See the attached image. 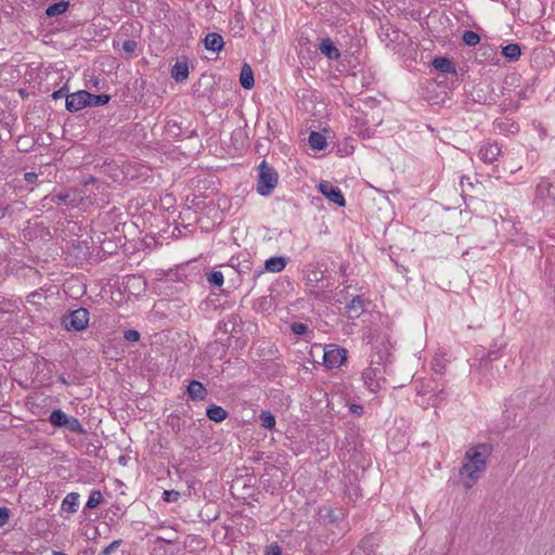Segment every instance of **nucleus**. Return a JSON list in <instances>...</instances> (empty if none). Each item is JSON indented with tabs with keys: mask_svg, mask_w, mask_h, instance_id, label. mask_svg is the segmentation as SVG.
<instances>
[{
	"mask_svg": "<svg viewBox=\"0 0 555 555\" xmlns=\"http://www.w3.org/2000/svg\"><path fill=\"white\" fill-rule=\"evenodd\" d=\"M493 444L481 442L469 447L466 452L460 474L465 476L468 481H464L467 489L480 478L481 474L487 469L488 461L493 453Z\"/></svg>",
	"mask_w": 555,
	"mask_h": 555,
	"instance_id": "obj_1",
	"label": "nucleus"
},
{
	"mask_svg": "<svg viewBox=\"0 0 555 555\" xmlns=\"http://www.w3.org/2000/svg\"><path fill=\"white\" fill-rule=\"evenodd\" d=\"M89 315L90 314L88 309L80 307L76 310L63 314L61 318V325L66 331L80 332L88 326Z\"/></svg>",
	"mask_w": 555,
	"mask_h": 555,
	"instance_id": "obj_2",
	"label": "nucleus"
},
{
	"mask_svg": "<svg viewBox=\"0 0 555 555\" xmlns=\"http://www.w3.org/2000/svg\"><path fill=\"white\" fill-rule=\"evenodd\" d=\"M259 180L257 183V192L262 195L267 196L271 194L273 189L278 184V172L269 166L264 160L259 165Z\"/></svg>",
	"mask_w": 555,
	"mask_h": 555,
	"instance_id": "obj_3",
	"label": "nucleus"
},
{
	"mask_svg": "<svg viewBox=\"0 0 555 555\" xmlns=\"http://www.w3.org/2000/svg\"><path fill=\"white\" fill-rule=\"evenodd\" d=\"M373 363L372 360L371 365L363 371L362 379L366 388L375 393L382 388V384L386 383V379L383 377L380 364L377 363V366H373Z\"/></svg>",
	"mask_w": 555,
	"mask_h": 555,
	"instance_id": "obj_4",
	"label": "nucleus"
},
{
	"mask_svg": "<svg viewBox=\"0 0 555 555\" xmlns=\"http://www.w3.org/2000/svg\"><path fill=\"white\" fill-rule=\"evenodd\" d=\"M347 359V350L345 348L330 345L324 350L323 363L328 369H337L343 365Z\"/></svg>",
	"mask_w": 555,
	"mask_h": 555,
	"instance_id": "obj_5",
	"label": "nucleus"
},
{
	"mask_svg": "<svg viewBox=\"0 0 555 555\" xmlns=\"http://www.w3.org/2000/svg\"><path fill=\"white\" fill-rule=\"evenodd\" d=\"M415 384L418 396L431 395L436 399L444 388V384L440 379H416Z\"/></svg>",
	"mask_w": 555,
	"mask_h": 555,
	"instance_id": "obj_6",
	"label": "nucleus"
},
{
	"mask_svg": "<svg viewBox=\"0 0 555 555\" xmlns=\"http://www.w3.org/2000/svg\"><path fill=\"white\" fill-rule=\"evenodd\" d=\"M91 93L86 90H79L66 96V109L75 113L90 104Z\"/></svg>",
	"mask_w": 555,
	"mask_h": 555,
	"instance_id": "obj_7",
	"label": "nucleus"
},
{
	"mask_svg": "<svg viewBox=\"0 0 555 555\" xmlns=\"http://www.w3.org/2000/svg\"><path fill=\"white\" fill-rule=\"evenodd\" d=\"M319 191L337 206L344 207L346 205V201L340 189L338 186L333 185L331 182H321L319 185Z\"/></svg>",
	"mask_w": 555,
	"mask_h": 555,
	"instance_id": "obj_8",
	"label": "nucleus"
},
{
	"mask_svg": "<svg viewBox=\"0 0 555 555\" xmlns=\"http://www.w3.org/2000/svg\"><path fill=\"white\" fill-rule=\"evenodd\" d=\"M501 154V147L496 142H486L480 149L478 156L486 164H492Z\"/></svg>",
	"mask_w": 555,
	"mask_h": 555,
	"instance_id": "obj_9",
	"label": "nucleus"
},
{
	"mask_svg": "<svg viewBox=\"0 0 555 555\" xmlns=\"http://www.w3.org/2000/svg\"><path fill=\"white\" fill-rule=\"evenodd\" d=\"M366 301L362 296H353L346 306V313L349 319H358L365 311Z\"/></svg>",
	"mask_w": 555,
	"mask_h": 555,
	"instance_id": "obj_10",
	"label": "nucleus"
},
{
	"mask_svg": "<svg viewBox=\"0 0 555 555\" xmlns=\"http://www.w3.org/2000/svg\"><path fill=\"white\" fill-rule=\"evenodd\" d=\"M553 184L547 179H542L535 189V199L537 201H550L551 204H554L555 196L551 193Z\"/></svg>",
	"mask_w": 555,
	"mask_h": 555,
	"instance_id": "obj_11",
	"label": "nucleus"
},
{
	"mask_svg": "<svg viewBox=\"0 0 555 555\" xmlns=\"http://www.w3.org/2000/svg\"><path fill=\"white\" fill-rule=\"evenodd\" d=\"M475 59H476V61H478L480 63L494 62L496 59V49L490 44L482 43L477 49Z\"/></svg>",
	"mask_w": 555,
	"mask_h": 555,
	"instance_id": "obj_12",
	"label": "nucleus"
},
{
	"mask_svg": "<svg viewBox=\"0 0 555 555\" xmlns=\"http://www.w3.org/2000/svg\"><path fill=\"white\" fill-rule=\"evenodd\" d=\"M204 47L208 51L220 52L223 49L224 41L220 34L209 33L203 40Z\"/></svg>",
	"mask_w": 555,
	"mask_h": 555,
	"instance_id": "obj_13",
	"label": "nucleus"
},
{
	"mask_svg": "<svg viewBox=\"0 0 555 555\" xmlns=\"http://www.w3.org/2000/svg\"><path fill=\"white\" fill-rule=\"evenodd\" d=\"M188 396L193 400H205L207 397L206 387L198 380H192L188 386Z\"/></svg>",
	"mask_w": 555,
	"mask_h": 555,
	"instance_id": "obj_14",
	"label": "nucleus"
},
{
	"mask_svg": "<svg viewBox=\"0 0 555 555\" xmlns=\"http://www.w3.org/2000/svg\"><path fill=\"white\" fill-rule=\"evenodd\" d=\"M319 49L328 60H338L340 57L339 50L330 38H323L320 42Z\"/></svg>",
	"mask_w": 555,
	"mask_h": 555,
	"instance_id": "obj_15",
	"label": "nucleus"
},
{
	"mask_svg": "<svg viewBox=\"0 0 555 555\" xmlns=\"http://www.w3.org/2000/svg\"><path fill=\"white\" fill-rule=\"evenodd\" d=\"M431 64L437 70L443 74H456L454 64L448 57H435Z\"/></svg>",
	"mask_w": 555,
	"mask_h": 555,
	"instance_id": "obj_16",
	"label": "nucleus"
},
{
	"mask_svg": "<svg viewBox=\"0 0 555 555\" xmlns=\"http://www.w3.org/2000/svg\"><path fill=\"white\" fill-rule=\"evenodd\" d=\"M171 77L177 82H182L189 77V65L186 61L177 62L171 68Z\"/></svg>",
	"mask_w": 555,
	"mask_h": 555,
	"instance_id": "obj_17",
	"label": "nucleus"
},
{
	"mask_svg": "<svg viewBox=\"0 0 555 555\" xmlns=\"http://www.w3.org/2000/svg\"><path fill=\"white\" fill-rule=\"evenodd\" d=\"M240 83L244 89H251L255 85L254 73L248 64H244L241 68Z\"/></svg>",
	"mask_w": 555,
	"mask_h": 555,
	"instance_id": "obj_18",
	"label": "nucleus"
},
{
	"mask_svg": "<svg viewBox=\"0 0 555 555\" xmlns=\"http://www.w3.org/2000/svg\"><path fill=\"white\" fill-rule=\"evenodd\" d=\"M286 263L287 261L285 257H271L266 260L264 270L273 273H279L284 270Z\"/></svg>",
	"mask_w": 555,
	"mask_h": 555,
	"instance_id": "obj_19",
	"label": "nucleus"
},
{
	"mask_svg": "<svg viewBox=\"0 0 555 555\" xmlns=\"http://www.w3.org/2000/svg\"><path fill=\"white\" fill-rule=\"evenodd\" d=\"M79 505V493L70 492L62 501V509L67 513H76Z\"/></svg>",
	"mask_w": 555,
	"mask_h": 555,
	"instance_id": "obj_20",
	"label": "nucleus"
},
{
	"mask_svg": "<svg viewBox=\"0 0 555 555\" xmlns=\"http://www.w3.org/2000/svg\"><path fill=\"white\" fill-rule=\"evenodd\" d=\"M207 417L216 423H220L228 417V412L220 405L211 404L206 410Z\"/></svg>",
	"mask_w": 555,
	"mask_h": 555,
	"instance_id": "obj_21",
	"label": "nucleus"
},
{
	"mask_svg": "<svg viewBox=\"0 0 555 555\" xmlns=\"http://www.w3.org/2000/svg\"><path fill=\"white\" fill-rule=\"evenodd\" d=\"M68 417L69 416L65 412H63L60 409H56L51 412V414L49 416V422L54 427L64 428L67 423Z\"/></svg>",
	"mask_w": 555,
	"mask_h": 555,
	"instance_id": "obj_22",
	"label": "nucleus"
},
{
	"mask_svg": "<svg viewBox=\"0 0 555 555\" xmlns=\"http://www.w3.org/2000/svg\"><path fill=\"white\" fill-rule=\"evenodd\" d=\"M502 54L508 61H517L521 55V48L518 43H509L502 48Z\"/></svg>",
	"mask_w": 555,
	"mask_h": 555,
	"instance_id": "obj_23",
	"label": "nucleus"
},
{
	"mask_svg": "<svg viewBox=\"0 0 555 555\" xmlns=\"http://www.w3.org/2000/svg\"><path fill=\"white\" fill-rule=\"evenodd\" d=\"M309 144L313 150L322 151L326 146V139L325 137L318 132V131H311L308 138Z\"/></svg>",
	"mask_w": 555,
	"mask_h": 555,
	"instance_id": "obj_24",
	"label": "nucleus"
},
{
	"mask_svg": "<svg viewBox=\"0 0 555 555\" xmlns=\"http://www.w3.org/2000/svg\"><path fill=\"white\" fill-rule=\"evenodd\" d=\"M68 5L69 3L67 1L53 3L47 8L46 14L50 17L61 15L67 11Z\"/></svg>",
	"mask_w": 555,
	"mask_h": 555,
	"instance_id": "obj_25",
	"label": "nucleus"
},
{
	"mask_svg": "<svg viewBox=\"0 0 555 555\" xmlns=\"http://www.w3.org/2000/svg\"><path fill=\"white\" fill-rule=\"evenodd\" d=\"M166 134L172 139H178L182 134L181 125L177 120H168L165 126Z\"/></svg>",
	"mask_w": 555,
	"mask_h": 555,
	"instance_id": "obj_26",
	"label": "nucleus"
},
{
	"mask_svg": "<svg viewBox=\"0 0 555 555\" xmlns=\"http://www.w3.org/2000/svg\"><path fill=\"white\" fill-rule=\"evenodd\" d=\"M259 421L261 427L266 429L271 430L275 426V416L269 411H261L259 415Z\"/></svg>",
	"mask_w": 555,
	"mask_h": 555,
	"instance_id": "obj_27",
	"label": "nucleus"
},
{
	"mask_svg": "<svg viewBox=\"0 0 555 555\" xmlns=\"http://www.w3.org/2000/svg\"><path fill=\"white\" fill-rule=\"evenodd\" d=\"M103 494L100 490H92L90 495H89V499L86 503V506L85 508L86 509H92V508H95L96 506H99L102 502H103Z\"/></svg>",
	"mask_w": 555,
	"mask_h": 555,
	"instance_id": "obj_28",
	"label": "nucleus"
},
{
	"mask_svg": "<svg viewBox=\"0 0 555 555\" xmlns=\"http://www.w3.org/2000/svg\"><path fill=\"white\" fill-rule=\"evenodd\" d=\"M64 428L68 429L72 433H76L79 435L86 434V429L82 427L80 421L74 416L68 417L67 423Z\"/></svg>",
	"mask_w": 555,
	"mask_h": 555,
	"instance_id": "obj_29",
	"label": "nucleus"
},
{
	"mask_svg": "<svg viewBox=\"0 0 555 555\" xmlns=\"http://www.w3.org/2000/svg\"><path fill=\"white\" fill-rule=\"evenodd\" d=\"M462 39L463 42L469 47H475L480 42V36L473 30H465Z\"/></svg>",
	"mask_w": 555,
	"mask_h": 555,
	"instance_id": "obj_30",
	"label": "nucleus"
},
{
	"mask_svg": "<svg viewBox=\"0 0 555 555\" xmlns=\"http://www.w3.org/2000/svg\"><path fill=\"white\" fill-rule=\"evenodd\" d=\"M273 308V297L271 295L262 296L258 299L257 309L264 312Z\"/></svg>",
	"mask_w": 555,
	"mask_h": 555,
	"instance_id": "obj_31",
	"label": "nucleus"
},
{
	"mask_svg": "<svg viewBox=\"0 0 555 555\" xmlns=\"http://www.w3.org/2000/svg\"><path fill=\"white\" fill-rule=\"evenodd\" d=\"M111 100V96L107 94H92L90 96V104L88 106H103L107 104Z\"/></svg>",
	"mask_w": 555,
	"mask_h": 555,
	"instance_id": "obj_32",
	"label": "nucleus"
},
{
	"mask_svg": "<svg viewBox=\"0 0 555 555\" xmlns=\"http://www.w3.org/2000/svg\"><path fill=\"white\" fill-rule=\"evenodd\" d=\"M208 282L210 283V285L212 286H217V287H220L223 285V274L222 272L220 271H212L209 275H208Z\"/></svg>",
	"mask_w": 555,
	"mask_h": 555,
	"instance_id": "obj_33",
	"label": "nucleus"
},
{
	"mask_svg": "<svg viewBox=\"0 0 555 555\" xmlns=\"http://www.w3.org/2000/svg\"><path fill=\"white\" fill-rule=\"evenodd\" d=\"M180 498V492L176 491V490H165L163 492V500L165 502H168V503H171V502H177Z\"/></svg>",
	"mask_w": 555,
	"mask_h": 555,
	"instance_id": "obj_34",
	"label": "nucleus"
},
{
	"mask_svg": "<svg viewBox=\"0 0 555 555\" xmlns=\"http://www.w3.org/2000/svg\"><path fill=\"white\" fill-rule=\"evenodd\" d=\"M292 332L296 335H304L308 332V326L301 322H294L291 326Z\"/></svg>",
	"mask_w": 555,
	"mask_h": 555,
	"instance_id": "obj_35",
	"label": "nucleus"
},
{
	"mask_svg": "<svg viewBox=\"0 0 555 555\" xmlns=\"http://www.w3.org/2000/svg\"><path fill=\"white\" fill-rule=\"evenodd\" d=\"M137 48L138 43L134 40H125L121 44V49L128 54H132Z\"/></svg>",
	"mask_w": 555,
	"mask_h": 555,
	"instance_id": "obj_36",
	"label": "nucleus"
},
{
	"mask_svg": "<svg viewBox=\"0 0 555 555\" xmlns=\"http://www.w3.org/2000/svg\"><path fill=\"white\" fill-rule=\"evenodd\" d=\"M124 338L127 341H138L140 339V333L137 330H127L124 332Z\"/></svg>",
	"mask_w": 555,
	"mask_h": 555,
	"instance_id": "obj_37",
	"label": "nucleus"
},
{
	"mask_svg": "<svg viewBox=\"0 0 555 555\" xmlns=\"http://www.w3.org/2000/svg\"><path fill=\"white\" fill-rule=\"evenodd\" d=\"M121 540H114L111 544L103 548L99 555H109L114 550L121 545Z\"/></svg>",
	"mask_w": 555,
	"mask_h": 555,
	"instance_id": "obj_38",
	"label": "nucleus"
},
{
	"mask_svg": "<svg viewBox=\"0 0 555 555\" xmlns=\"http://www.w3.org/2000/svg\"><path fill=\"white\" fill-rule=\"evenodd\" d=\"M282 548L278 545V543H272L266 547V555H281Z\"/></svg>",
	"mask_w": 555,
	"mask_h": 555,
	"instance_id": "obj_39",
	"label": "nucleus"
},
{
	"mask_svg": "<svg viewBox=\"0 0 555 555\" xmlns=\"http://www.w3.org/2000/svg\"><path fill=\"white\" fill-rule=\"evenodd\" d=\"M10 517V509L7 507H0V527H3Z\"/></svg>",
	"mask_w": 555,
	"mask_h": 555,
	"instance_id": "obj_40",
	"label": "nucleus"
},
{
	"mask_svg": "<svg viewBox=\"0 0 555 555\" xmlns=\"http://www.w3.org/2000/svg\"><path fill=\"white\" fill-rule=\"evenodd\" d=\"M500 357L499 351H490L485 357H482L481 362L490 363L494 360H496Z\"/></svg>",
	"mask_w": 555,
	"mask_h": 555,
	"instance_id": "obj_41",
	"label": "nucleus"
},
{
	"mask_svg": "<svg viewBox=\"0 0 555 555\" xmlns=\"http://www.w3.org/2000/svg\"><path fill=\"white\" fill-rule=\"evenodd\" d=\"M349 411L356 416H361L364 413V408L361 404L352 403L349 406Z\"/></svg>",
	"mask_w": 555,
	"mask_h": 555,
	"instance_id": "obj_42",
	"label": "nucleus"
},
{
	"mask_svg": "<svg viewBox=\"0 0 555 555\" xmlns=\"http://www.w3.org/2000/svg\"><path fill=\"white\" fill-rule=\"evenodd\" d=\"M322 278H323V273L321 271H318V270H312L308 274V281L309 282H319L320 280H322Z\"/></svg>",
	"mask_w": 555,
	"mask_h": 555,
	"instance_id": "obj_43",
	"label": "nucleus"
},
{
	"mask_svg": "<svg viewBox=\"0 0 555 555\" xmlns=\"http://www.w3.org/2000/svg\"><path fill=\"white\" fill-rule=\"evenodd\" d=\"M460 184H461V188H462V192L466 191V186H467V189H473V183H472L469 177L462 176Z\"/></svg>",
	"mask_w": 555,
	"mask_h": 555,
	"instance_id": "obj_44",
	"label": "nucleus"
},
{
	"mask_svg": "<svg viewBox=\"0 0 555 555\" xmlns=\"http://www.w3.org/2000/svg\"><path fill=\"white\" fill-rule=\"evenodd\" d=\"M68 197H69V194L65 193V194L52 195L50 199L54 204H60L61 202H66Z\"/></svg>",
	"mask_w": 555,
	"mask_h": 555,
	"instance_id": "obj_45",
	"label": "nucleus"
},
{
	"mask_svg": "<svg viewBox=\"0 0 555 555\" xmlns=\"http://www.w3.org/2000/svg\"><path fill=\"white\" fill-rule=\"evenodd\" d=\"M67 90L65 87L59 89V90H55L53 93H52V98L54 100H57V99H62V98H66L68 94L66 93Z\"/></svg>",
	"mask_w": 555,
	"mask_h": 555,
	"instance_id": "obj_46",
	"label": "nucleus"
},
{
	"mask_svg": "<svg viewBox=\"0 0 555 555\" xmlns=\"http://www.w3.org/2000/svg\"><path fill=\"white\" fill-rule=\"evenodd\" d=\"M24 179L27 183H35L38 179V175L36 172H26Z\"/></svg>",
	"mask_w": 555,
	"mask_h": 555,
	"instance_id": "obj_47",
	"label": "nucleus"
},
{
	"mask_svg": "<svg viewBox=\"0 0 555 555\" xmlns=\"http://www.w3.org/2000/svg\"><path fill=\"white\" fill-rule=\"evenodd\" d=\"M443 364L439 361V360H436L433 364V370L436 374H442L443 373Z\"/></svg>",
	"mask_w": 555,
	"mask_h": 555,
	"instance_id": "obj_48",
	"label": "nucleus"
},
{
	"mask_svg": "<svg viewBox=\"0 0 555 555\" xmlns=\"http://www.w3.org/2000/svg\"><path fill=\"white\" fill-rule=\"evenodd\" d=\"M326 517L328 518L330 522H335L338 519V515L335 513V511L332 509L327 512Z\"/></svg>",
	"mask_w": 555,
	"mask_h": 555,
	"instance_id": "obj_49",
	"label": "nucleus"
},
{
	"mask_svg": "<svg viewBox=\"0 0 555 555\" xmlns=\"http://www.w3.org/2000/svg\"><path fill=\"white\" fill-rule=\"evenodd\" d=\"M37 296L40 297L41 295L38 293H33L28 296V301L34 302V300H37Z\"/></svg>",
	"mask_w": 555,
	"mask_h": 555,
	"instance_id": "obj_50",
	"label": "nucleus"
},
{
	"mask_svg": "<svg viewBox=\"0 0 555 555\" xmlns=\"http://www.w3.org/2000/svg\"><path fill=\"white\" fill-rule=\"evenodd\" d=\"M37 296L40 297L41 295L38 293H33L28 296V301L34 302V300H37Z\"/></svg>",
	"mask_w": 555,
	"mask_h": 555,
	"instance_id": "obj_51",
	"label": "nucleus"
},
{
	"mask_svg": "<svg viewBox=\"0 0 555 555\" xmlns=\"http://www.w3.org/2000/svg\"><path fill=\"white\" fill-rule=\"evenodd\" d=\"M157 541H160V542H164V543H167V544H172L173 543V540H167V539H164L162 537H158Z\"/></svg>",
	"mask_w": 555,
	"mask_h": 555,
	"instance_id": "obj_52",
	"label": "nucleus"
},
{
	"mask_svg": "<svg viewBox=\"0 0 555 555\" xmlns=\"http://www.w3.org/2000/svg\"><path fill=\"white\" fill-rule=\"evenodd\" d=\"M5 211H7V208L5 207H2L0 205V219H2L4 216H5Z\"/></svg>",
	"mask_w": 555,
	"mask_h": 555,
	"instance_id": "obj_53",
	"label": "nucleus"
},
{
	"mask_svg": "<svg viewBox=\"0 0 555 555\" xmlns=\"http://www.w3.org/2000/svg\"><path fill=\"white\" fill-rule=\"evenodd\" d=\"M52 555H67V554H65V553H63V552H60V551H54V552L52 553Z\"/></svg>",
	"mask_w": 555,
	"mask_h": 555,
	"instance_id": "obj_54",
	"label": "nucleus"
},
{
	"mask_svg": "<svg viewBox=\"0 0 555 555\" xmlns=\"http://www.w3.org/2000/svg\"><path fill=\"white\" fill-rule=\"evenodd\" d=\"M262 273H263V271H258V272H256L255 276H259V275H261Z\"/></svg>",
	"mask_w": 555,
	"mask_h": 555,
	"instance_id": "obj_55",
	"label": "nucleus"
},
{
	"mask_svg": "<svg viewBox=\"0 0 555 555\" xmlns=\"http://www.w3.org/2000/svg\"><path fill=\"white\" fill-rule=\"evenodd\" d=\"M76 248L82 250V248L80 247V243H78V245L76 246Z\"/></svg>",
	"mask_w": 555,
	"mask_h": 555,
	"instance_id": "obj_56",
	"label": "nucleus"
},
{
	"mask_svg": "<svg viewBox=\"0 0 555 555\" xmlns=\"http://www.w3.org/2000/svg\"><path fill=\"white\" fill-rule=\"evenodd\" d=\"M93 85H94L95 87H98V80H94V81H93Z\"/></svg>",
	"mask_w": 555,
	"mask_h": 555,
	"instance_id": "obj_57",
	"label": "nucleus"
},
{
	"mask_svg": "<svg viewBox=\"0 0 555 555\" xmlns=\"http://www.w3.org/2000/svg\"><path fill=\"white\" fill-rule=\"evenodd\" d=\"M367 542H369V540H366V541H362L363 546H364Z\"/></svg>",
	"mask_w": 555,
	"mask_h": 555,
	"instance_id": "obj_58",
	"label": "nucleus"
}]
</instances>
